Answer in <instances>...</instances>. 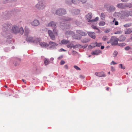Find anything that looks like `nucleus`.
<instances>
[{"mask_svg":"<svg viewBox=\"0 0 132 132\" xmlns=\"http://www.w3.org/2000/svg\"><path fill=\"white\" fill-rule=\"evenodd\" d=\"M19 11L17 9H13L10 11H6L3 12L2 15L6 19H8L14 15L15 12L16 13Z\"/></svg>","mask_w":132,"mask_h":132,"instance_id":"nucleus-1","label":"nucleus"},{"mask_svg":"<svg viewBox=\"0 0 132 132\" xmlns=\"http://www.w3.org/2000/svg\"><path fill=\"white\" fill-rule=\"evenodd\" d=\"M86 18L87 21L90 24H96L97 22L99 20V18L97 17L94 19H92L93 15L91 13H89L86 15Z\"/></svg>","mask_w":132,"mask_h":132,"instance_id":"nucleus-2","label":"nucleus"},{"mask_svg":"<svg viewBox=\"0 0 132 132\" xmlns=\"http://www.w3.org/2000/svg\"><path fill=\"white\" fill-rule=\"evenodd\" d=\"M12 32L15 34L19 33L21 35H22L24 32V30L22 27L20 28L17 25H15L12 29Z\"/></svg>","mask_w":132,"mask_h":132,"instance_id":"nucleus-3","label":"nucleus"},{"mask_svg":"<svg viewBox=\"0 0 132 132\" xmlns=\"http://www.w3.org/2000/svg\"><path fill=\"white\" fill-rule=\"evenodd\" d=\"M46 6V4L43 1L40 0L35 5V7L39 10H42L44 9Z\"/></svg>","mask_w":132,"mask_h":132,"instance_id":"nucleus-4","label":"nucleus"},{"mask_svg":"<svg viewBox=\"0 0 132 132\" xmlns=\"http://www.w3.org/2000/svg\"><path fill=\"white\" fill-rule=\"evenodd\" d=\"M67 13L65 9H63L59 8L56 10L55 11V14L59 16H61L65 15Z\"/></svg>","mask_w":132,"mask_h":132,"instance_id":"nucleus-5","label":"nucleus"},{"mask_svg":"<svg viewBox=\"0 0 132 132\" xmlns=\"http://www.w3.org/2000/svg\"><path fill=\"white\" fill-rule=\"evenodd\" d=\"M122 15H121L120 13H117L118 15L120 17L121 19H124L126 17H128L129 16V11H123L121 12Z\"/></svg>","mask_w":132,"mask_h":132,"instance_id":"nucleus-6","label":"nucleus"},{"mask_svg":"<svg viewBox=\"0 0 132 132\" xmlns=\"http://www.w3.org/2000/svg\"><path fill=\"white\" fill-rule=\"evenodd\" d=\"M119 41V39L115 37H113L110 40V41L108 42L111 44L112 45H115L118 44V41Z\"/></svg>","mask_w":132,"mask_h":132,"instance_id":"nucleus-7","label":"nucleus"},{"mask_svg":"<svg viewBox=\"0 0 132 132\" xmlns=\"http://www.w3.org/2000/svg\"><path fill=\"white\" fill-rule=\"evenodd\" d=\"M105 7L106 9V10L109 12H112L114 11L116 8L112 5H109L106 4L105 5Z\"/></svg>","mask_w":132,"mask_h":132,"instance_id":"nucleus-8","label":"nucleus"},{"mask_svg":"<svg viewBox=\"0 0 132 132\" xmlns=\"http://www.w3.org/2000/svg\"><path fill=\"white\" fill-rule=\"evenodd\" d=\"M72 20V19L69 17H62L60 19V24H64L67 23L68 21Z\"/></svg>","mask_w":132,"mask_h":132,"instance_id":"nucleus-9","label":"nucleus"},{"mask_svg":"<svg viewBox=\"0 0 132 132\" xmlns=\"http://www.w3.org/2000/svg\"><path fill=\"white\" fill-rule=\"evenodd\" d=\"M48 33L51 39L52 40H55V36L51 30H48Z\"/></svg>","mask_w":132,"mask_h":132,"instance_id":"nucleus-10","label":"nucleus"},{"mask_svg":"<svg viewBox=\"0 0 132 132\" xmlns=\"http://www.w3.org/2000/svg\"><path fill=\"white\" fill-rule=\"evenodd\" d=\"M95 75L96 76L99 77H105L106 75L104 74L103 72H96L95 73Z\"/></svg>","mask_w":132,"mask_h":132,"instance_id":"nucleus-11","label":"nucleus"},{"mask_svg":"<svg viewBox=\"0 0 132 132\" xmlns=\"http://www.w3.org/2000/svg\"><path fill=\"white\" fill-rule=\"evenodd\" d=\"M116 6L118 8L122 9H125V3H118L116 5Z\"/></svg>","mask_w":132,"mask_h":132,"instance_id":"nucleus-12","label":"nucleus"},{"mask_svg":"<svg viewBox=\"0 0 132 132\" xmlns=\"http://www.w3.org/2000/svg\"><path fill=\"white\" fill-rule=\"evenodd\" d=\"M88 34L89 36L91 38L94 39L95 38V32H89L88 33Z\"/></svg>","mask_w":132,"mask_h":132,"instance_id":"nucleus-13","label":"nucleus"},{"mask_svg":"<svg viewBox=\"0 0 132 132\" xmlns=\"http://www.w3.org/2000/svg\"><path fill=\"white\" fill-rule=\"evenodd\" d=\"M101 53V51L100 50H96L92 51L91 53V54L93 55H97Z\"/></svg>","mask_w":132,"mask_h":132,"instance_id":"nucleus-14","label":"nucleus"},{"mask_svg":"<svg viewBox=\"0 0 132 132\" xmlns=\"http://www.w3.org/2000/svg\"><path fill=\"white\" fill-rule=\"evenodd\" d=\"M77 33L82 36H86L87 34L86 32L80 30H78L77 31Z\"/></svg>","mask_w":132,"mask_h":132,"instance_id":"nucleus-15","label":"nucleus"},{"mask_svg":"<svg viewBox=\"0 0 132 132\" xmlns=\"http://www.w3.org/2000/svg\"><path fill=\"white\" fill-rule=\"evenodd\" d=\"M118 39L119 41L120 42H123L126 39V37L125 36L121 35Z\"/></svg>","mask_w":132,"mask_h":132,"instance_id":"nucleus-16","label":"nucleus"},{"mask_svg":"<svg viewBox=\"0 0 132 132\" xmlns=\"http://www.w3.org/2000/svg\"><path fill=\"white\" fill-rule=\"evenodd\" d=\"M31 24L32 25H39L40 23L38 20L36 19L31 22Z\"/></svg>","mask_w":132,"mask_h":132,"instance_id":"nucleus-17","label":"nucleus"},{"mask_svg":"<svg viewBox=\"0 0 132 132\" xmlns=\"http://www.w3.org/2000/svg\"><path fill=\"white\" fill-rule=\"evenodd\" d=\"M125 9L126 7H129L131 8L132 7V3H125Z\"/></svg>","mask_w":132,"mask_h":132,"instance_id":"nucleus-18","label":"nucleus"},{"mask_svg":"<svg viewBox=\"0 0 132 132\" xmlns=\"http://www.w3.org/2000/svg\"><path fill=\"white\" fill-rule=\"evenodd\" d=\"M29 32V29L26 27L25 28L24 35L25 36L28 37V34Z\"/></svg>","mask_w":132,"mask_h":132,"instance_id":"nucleus-19","label":"nucleus"},{"mask_svg":"<svg viewBox=\"0 0 132 132\" xmlns=\"http://www.w3.org/2000/svg\"><path fill=\"white\" fill-rule=\"evenodd\" d=\"M69 41L68 40L63 39L61 41V44H66L69 43Z\"/></svg>","mask_w":132,"mask_h":132,"instance_id":"nucleus-20","label":"nucleus"},{"mask_svg":"<svg viewBox=\"0 0 132 132\" xmlns=\"http://www.w3.org/2000/svg\"><path fill=\"white\" fill-rule=\"evenodd\" d=\"M39 44L42 47H46L48 46V44L45 42L41 43Z\"/></svg>","mask_w":132,"mask_h":132,"instance_id":"nucleus-21","label":"nucleus"},{"mask_svg":"<svg viewBox=\"0 0 132 132\" xmlns=\"http://www.w3.org/2000/svg\"><path fill=\"white\" fill-rule=\"evenodd\" d=\"M80 0H72V3L75 4H78L80 2Z\"/></svg>","mask_w":132,"mask_h":132,"instance_id":"nucleus-22","label":"nucleus"},{"mask_svg":"<svg viewBox=\"0 0 132 132\" xmlns=\"http://www.w3.org/2000/svg\"><path fill=\"white\" fill-rule=\"evenodd\" d=\"M132 32V31L130 29H127L125 31V34H128L131 33Z\"/></svg>","mask_w":132,"mask_h":132,"instance_id":"nucleus-23","label":"nucleus"},{"mask_svg":"<svg viewBox=\"0 0 132 132\" xmlns=\"http://www.w3.org/2000/svg\"><path fill=\"white\" fill-rule=\"evenodd\" d=\"M49 44L50 45L52 46H57L58 45L56 43L51 41H50L49 42Z\"/></svg>","mask_w":132,"mask_h":132,"instance_id":"nucleus-24","label":"nucleus"},{"mask_svg":"<svg viewBox=\"0 0 132 132\" xmlns=\"http://www.w3.org/2000/svg\"><path fill=\"white\" fill-rule=\"evenodd\" d=\"M111 24H114V25H118V22L116 21V20L115 19H114L113 20V21L111 22Z\"/></svg>","mask_w":132,"mask_h":132,"instance_id":"nucleus-25","label":"nucleus"},{"mask_svg":"<svg viewBox=\"0 0 132 132\" xmlns=\"http://www.w3.org/2000/svg\"><path fill=\"white\" fill-rule=\"evenodd\" d=\"M65 2L68 5H70L72 3V0H65Z\"/></svg>","mask_w":132,"mask_h":132,"instance_id":"nucleus-26","label":"nucleus"},{"mask_svg":"<svg viewBox=\"0 0 132 132\" xmlns=\"http://www.w3.org/2000/svg\"><path fill=\"white\" fill-rule=\"evenodd\" d=\"M20 62V60H18L17 61H14V64L15 66L18 65H19Z\"/></svg>","mask_w":132,"mask_h":132,"instance_id":"nucleus-27","label":"nucleus"},{"mask_svg":"<svg viewBox=\"0 0 132 132\" xmlns=\"http://www.w3.org/2000/svg\"><path fill=\"white\" fill-rule=\"evenodd\" d=\"M56 24H58V23H57L56 22L54 21H52L49 23H48V25H56Z\"/></svg>","mask_w":132,"mask_h":132,"instance_id":"nucleus-28","label":"nucleus"},{"mask_svg":"<svg viewBox=\"0 0 132 132\" xmlns=\"http://www.w3.org/2000/svg\"><path fill=\"white\" fill-rule=\"evenodd\" d=\"M73 11L74 12V14L75 15H77L80 12L79 10H75Z\"/></svg>","mask_w":132,"mask_h":132,"instance_id":"nucleus-29","label":"nucleus"},{"mask_svg":"<svg viewBox=\"0 0 132 132\" xmlns=\"http://www.w3.org/2000/svg\"><path fill=\"white\" fill-rule=\"evenodd\" d=\"M100 16L101 19L102 20H103L105 18V15L104 13H102L101 14Z\"/></svg>","mask_w":132,"mask_h":132,"instance_id":"nucleus-30","label":"nucleus"},{"mask_svg":"<svg viewBox=\"0 0 132 132\" xmlns=\"http://www.w3.org/2000/svg\"><path fill=\"white\" fill-rule=\"evenodd\" d=\"M92 27L93 29L97 30L98 31H99V29L97 27L95 26L94 25H92Z\"/></svg>","mask_w":132,"mask_h":132,"instance_id":"nucleus-31","label":"nucleus"},{"mask_svg":"<svg viewBox=\"0 0 132 132\" xmlns=\"http://www.w3.org/2000/svg\"><path fill=\"white\" fill-rule=\"evenodd\" d=\"M126 45V44L125 43H120L118 44V45L121 46H123Z\"/></svg>","mask_w":132,"mask_h":132,"instance_id":"nucleus-32","label":"nucleus"},{"mask_svg":"<svg viewBox=\"0 0 132 132\" xmlns=\"http://www.w3.org/2000/svg\"><path fill=\"white\" fill-rule=\"evenodd\" d=\"M73 47V44H69L67 46V47L70 48H71Z\"/></svg>","mask_w":132,"mask_h":132,"instance_id":"nucleus-33","label":"nucleus"},{"mask_svg":"<svg viewBox=\"0 0 132 132\" xmlns=\"http://www.w3.org/2000/svg\"><path fill=\"white\" fill-rule=\"evenodd\" d=\"M40 39L39 38H36L34 41V42L35 43H37L40 41Z\"/></svg>","mask_w":132,"mask_h":132,"instance_id":"nucleus-34","label":"nucleus"},{"mask_svg":"<svg viewBox=\"0 0 132 132\" xmlns=\"http://www.w3.org/2000/svg\"><path fill=\"white\" fill-rule=\"evenodd\" d=\"M94 44H96V46L97 47H100L102 44L101 43H97L96 42H95Z\"/></svg>","mask_w":132,"mask_h":132,"instance_id":"nucleus-35","label":"nucleus"},{"mask_svg":"<svg viewBox=\"0 0 132 132\" xmlns=\"http://www.w3.org/2000/svg\"><path fill=\"white\" fill-rule=\"evenodd\" d=\"M50 61L47 59H45L44 61V63L45 65H47L49 64Z\"/></svg>","mask_w":132,"mask_h":132,"instance_id":"nucleus-36","label":"nucleus"},{"mask_svg":"<svg viewBox=\"0 0 132 132\" xmlns=\"http://www.w3.org/2000/svg\"><path fill=\"white\" fill-rule=\"evenodd\" d=\"M82 42L84 43H85L87 42H88V40L87 39H83L81 40Z\"/></svg>","mask_w":132,"mask_h":132,"instance_id":"nucleus-37","label":"nucleus"},{"mask_svg":"<svg viewBox=\"0 0 132 132\" xmlns=\"http://www.w3.org/2000/svg\"><path fill=\"white\" fill-rule=\"evenodd\" d=\"M119 67L121 69H124L125 68V67L124 66H122V64H119Z\"/></svg>","mask_w":132,"mask_h":132,"instance_id":"nucleus-38","label":"nucleus"},{"mask_svg":"<svg viewBox=\"0 0 132 132\" xmlns=\"http://www.w3.org/2000/svg\"><path fill=\"white\" fill-rule=\"evenodd\" d=\"M27 39L29 42H32L33 41V38L30 37V38H28V37L27 38Z\"/></svg>","mask_w":132,"mask_h":132,"instance_id":"nucleus-39","label":"nucleus"},{"mask_svg":"<svg viewBox=\"0 0 132 132\" xmlns=\"http://www.w3.org/2000/svg\"><path fill=\"white\" fill-rule=\"evenodd\" d=\"M105 22L103 21H101L99 23V25H105Z\"/></svg>","mask_w":132,"mask_h":132,"instance_id":"nucleus-40","label":"nucleus"},{"mask_svg":"<svg viewBox=\"0 0 132 132\" xmlns=\"http://www.w3.org/2000/svg\"><path fill=\"white\" fill-rule=\"evenodd\" d=\"M73 67L77 70H81L80 68H79L76 65H74Z\"/></svg>","mask_w":132,"mask_h":132,"instance_id":"nucleus-41","label":"nucleus"},{"mask_svg":"<svg viewBox=\"0 0 132 132\" xmlns=\"http://www.w3.org/2000/svg\"><path fill=\"white\" fill-rule=\"evenodd\" d=\"M103 40L104 41L108 39V37L106 36H104L103 37Z\"/></svg>","mask_w":132,"mask_h":132,"instance_id":"nucleus-42","label":"nucleus"},{"mask_svg":"<svg viewBox=\"0 0 132 132\" xmlns=\"http://www.w3.org/2000/svg\"><path fill=\"white\" fill-rule=\"evenodd\" d=\"M122 33L121 31H119L116 32L114 33V34H120Z\"/></svg>","mask_w":132,"mask_h":132,"instance_id":"nucleus-43","label":"nucleus"},{"mask_svg":"<svg viewBox=\"0 0 132 132\" xmlns=\"http://www.w3.org/2000/svg\"><path fill=\"white\" fill-rule=\"evenodd\" d=\"M110 29H106L104 31L105 32L108 33L110 32Z\"/></svg>","mask_w":132,"mask_h":132,"instance_id":"nucleus-44","label":"nucleus"},{"mask_svg":"<svg viewBox=\"0 0 132 132\" xmlns=\"http://www.w3.org/2000/svg\"><path fill=\"white\" fill-rule=\"evenodd\" d=\"M53 31L55 34L56 35H57V31L55 29H53Z\"/></svg>","mask_w":132,"mask_h":132,"instance_id":"nucleus-45","label":"nucleus"},{"mask_svg":"<svg viewBox=\"0 0 132 132\" xmlns=\"http://www.w3.org/2000/svg\"><path fill=\"white\" fill-rule=\"evenodd\" d=\"M130 48L129 46H127L125 47V50L126 51L129 50L130 49Z\"/></svg>","mask_w":132,"mask_h":132,"instance_id":"nucleus-46","label":"nucleus"},{"mask_svg":"<svg viewBox=\"0 0 132 132\" xmlns=\"http://www.w3.org/2000/svg\"><path fill=\"white\" fill-rule=\"evenodd\" d=\"M71 34V32L69 31H67L65 33V34L66 35H70Z\"/></svg>","mask_w":132,"mask_h":132,"instance_id":"nucleus-47","label":"nucleus"},{"mask_svg":"<svg viewBox=\"0 0 132 132\" xmlns=\"http://www.w3.org/2000/svg\"><path fill=\"white\" fill-rule=\"evenodd\" d=\"M76 36V39H80V38L79 37H78V36H77V35H74V36H73V37L74 38H75V37Z\"/></svg>","mask_w":132,"mask_h":132,"instance_id":"nucleus-48","label":"nucleus"},{"mask_svg":"<svg viewBox=\"0 0 132 132\" xmlns=\"http://www.w3.org/2000/svg\"><path fill=\"white\" fill-rule=\"evenodd\" d=\"M7 2H15L17 0H6Z\"/></svg>","mask_w":132,"mask_h":132,"instance_id":"nucleus-49","label":"nucleus"},{"mask_svg":"<svg viewBox=\"0 0 132 132\" xmlns=\"http://www.w3.org/2000/svg\"><path fill=\"white\" fill-rule=\"evenodd\" d=\"M73 23L75 24H79V22L78 21L76 20V21H75L74 22V23Z\"/></svg>","mask_w":132,"mask_h":132,"instance_id":"nucleus-50","label":"nucleus"},{"mask_svg":"<svg viewBox=\"0 0 132 132\" xmlns=\"http://www.w3.org/2000/svg\"><path fill=\"white\" fill-rule=\"evenodd\" d=\"M118 54V52L116 51H114V55L115 56H116Z\"/></svg>","mask_w":132,"mask_h":132,"instance_id":"nucleus-51","label":"nucleus"},{"mask_svg":"<svg viewBox=\"0 0 132 132\" xmlns=\"http://www.w3.org/2000/svg\"><path fill=\"white\" fill-rule=\"evenodd\" d=\"M121 1L122 2L125 3H126L128 2L129 1V0H121Z\"/></svg>","mask_w":132,"mask_h":132,"instance_id":"nucleus-52","label":"nucleus"},{"mask_svg":"<svg viewBox=\"0 0 132 132\" xmlns=\"http://www.w3.org/2000/svg\"><path fill=\"white\" fill-rule=\"evenodd\" d=\"M65 63V62L63 61H62L60 62V64L61 65H63Z\"/></svg>","mask_w":132,"mask_h":132,"instance_id":"nucleus-53","label":"nucleus"},{"mask_svg":"<svg viewBox=\"0 0 132 132\" xmlns=\"http://www.w3.org/2000/svg\"><path fill=\"white\" fill-rule=\"evenodd\" d=\"M117 63H115L113 61H112V62L110 63L111 65H112V64H116Z\"/></svg>","mask_w":132,"mask_h":132,"instance_id":"nucleus-54","label":"nucleus"},{"mask_svg":"<svg viewBox=\"0 0 132 132\" xmlns=\"http://www.w3.org/2000/svg\"><path fill=\"white\" fill-rule=\"evenodd\" d=\"M111 70L112 71H114L115 70V68L113 67H111Z\"/></svg>","mask_w":132,"mask_h":132,"instance_id":"nucleus-55","label":"nucleus"},{"mask_svg":"<svg viewBox=\"0 0 132 132\" xmlns=\"http://www.w3.org/2000/svg\"><path fill=\"white\" fill-rule=\"evenodd\" d=\"M129 15L132 16V11H129Z\"/></svg>","mask_w":132,"mask_h":132,"instance_id":"nucleus-56","label":"nucleus"},{"mask_svg":"<svg viewBox=\"0 0 132 132\" xmlns=\"http://www.w3.org/2000/svg\"><path fill=\"white\" fill-rule=\"evenodd\" d=\"M66 51L65 50L63 49V48H61L60 49V51L62 52V51Z\"/></svg>","mask_w":132,"mask_h":132,"instance_id":"nucleus-57","label":"nucleus"},{"mask_svg":"<svg viewBox=\"0 0 132 132\" xmlns=\"http://www.w3.org/2000/svg\"><path fill=\"white\" fill-rule=\"evenodd\" d=\"M63 57V56L62 55L59 57L58 58V59L59 60H60L62 59Z\"/></svg>","mask_w":132,"mask_h":132,"instance_id":"nucleus-58","label":"nucleus"},{"mask_svg":"<svg viewBox=\"0 0 132 132\" xmlns=\"http://www.w3.org/2000/svg\"><path fill=\"white\" fill-rule=\"evenodd\" d=\"M64 67L66 69H68V65H64Z\"/></svg>","mask_w":132,"mask_h":132,"instance_id":"nucleus-59","label":"nucleus"},{"mask_svg":"<svg viewBox=\"0 0 132 132\" xmlns=\"http://www.w3.org/2000/svg\"><path fill=\"white\" fill-rule=\"evenodd\" d=\"M49 26H51V27H54V28H56V25H48Z\"/></svg>","mask_w":132,"mask_h":132,"instance_id":"nucleus-60","label":"nucleus"},{"mask_svg":"<svg viewBox=\"0 0 132 132\" xmlns=\"http://www.w3.org/2000/svg\"><path fill=\"white\" fill-rule=\"evenodd\" d=\"M104 48V46H101V49H103Z\"/></svg>","mask_w":132,"mask_h":132,"instance_id":"nucleus-61","label":"nucleus"},{"mask_svg":"<svg viewBox=\"0 0 132 132\" xmlns=\"http://www.w3.org/2000/svg\"><path fill=\"white\" fill-rule=\"evenodd\" d=\"M22 81L23 82H24V83L26 84V82H25V80H24L23 79H22Z\"/></svg>","mask_w":132,"mask_h":132,"instance_id":"nucleus-62","label":"nucleus"},{"mask_svg":"<svg viewBox=\"0 0 132 132\" xmlns=\"http://www.w3.org/2000/svg\"><path fill=\"white\" fill-rule=\"evenodd\" d=\"M125 27H129V25H124Z\"/></svg>","mask_w":132,"mask_h":132,"instance_id":"nucleus-63","label":"nucleus"},{"mask_svg":"<svg viewBox=\"0 0 132 132\" xmlns=\"http://www.w3.org/2000/svg\"><path fill=\"white\" fill-rule=\"evenodd\" d=\"M51 60L52 61H53L54 60V58H51Z\"/></svg>","mask_w":132,"mask_h":132,"instance_id":"nucleus-64","label":"nucleus"}]
</instances>
